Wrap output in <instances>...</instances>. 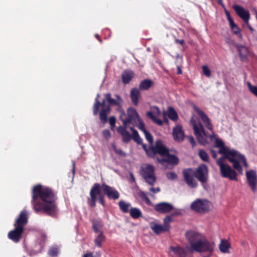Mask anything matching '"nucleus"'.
Returning a JSON list of instances; mask_svg holds the SVG:
<instances>
[{
	"label": "nucleus",
	"mask_w": 257,
	"mask_h": 257,
	"mask_svg": "<svg viewBox=\"0 0 257 257\" xmlns=\"http://www.w3.org/2000/svg\"><path fill=\"white\" fill-rule=\"evenodd\" d=\"M32 204L36 213L43 212L51 217H55L58 212L56 192L52 188L42 186L35 185L32 191Z\"/></svg>",
	"instance_id": "nucleus-1"
},
{
	"label": "nucleus",
	"mask_w": 257,
	"mask_h": 257,
	"mask_svg": "<svg viewBox=\"0 0 257 257\" xmlns=\"http://www.w3.org/2000/svg\"><path fill=\"white\" fill-rule=\"evenodd\" d=\"M185 236L190 245V250L203 253V257H210L214 249L215 243L213 241L208 240L201 233L189 230L185 232Z\"/></svg>",
	"instance_id": "nucleus-2"
},
{
	"label": "nucleus",
	"mask_w": 257,
	"mask_h": 257,
	"mask_svg": "<svg viewBox=\"0 0 257 257\" xmlns=\"http://www.w3.org/2000/svg\"><path fill=\"white\" fill-rule=\"evenodd\" d=\"M104 195H106L109 199L116 200L119 197V192L114 188L103 183L100 185L98 183L93 184L90 191V198L88 201L90 207H94L98 200L99 203L103 206H105Z\"/></svg>",
	"instance_id": "nucleus-3"
},
{
	"label": "nucleus",
	"mask_w": 257,
	"mask_h": 257,
	"mask_svg": "<svg viewBox=\"0 0 257 257\" xmlns=\"http://www.w3.org/2000/svg\"><path fill=\"white\" fill-rule=\"evenodd\" d=\"M182 174L185 182L191 188H196L198 186V183L194 177H195L202 186H204L208 180V169L204 164H200L195 171L191 168L184 169Z\"/></svg>",
	"instance_id": "nucleus-4"
},
{
	"label": "nucleus",
	"mask_w": 257,
	"mask_h": 257,
	"mask_svg": "<svg viewBox=\"0 0 257 257\" xmlns=\"http://www.w3.org/2000/svg\"><path fill=\"white\" fill-rule=\"evenodd\" d=\"M28 222L27 212L26 210H23L21 212L14 224L15 228L9 232L8 235L9 238L14 242H19L24 231V226Z\"/></svg>",
	"instance_id": "nucleus-5"
},
{
	"label": "nucleus",
	"mask_w": 257,
	"mask_h": 257,
	"mask_svg": "<svg viewBox=\"0 0 257 257\" xmlns=\"http://www.w3.org/2000/svg\"><path fill=\"white\" fill-rule=\"evenodd\" d=\"M189 122L192 125L194 134L200 144L205 146L208 144V138L213 140L215 138L214 133L213 132L212 135H210L207 132H206L200 121H199L197 122L193 116H191Z\"/></svg>",
	"instance_id": "nucleus-6"
},
{
	"label": "nucleus",
	"mask_w": 257,
	"mask_h": 257,
	"mask_svg": "<svg viewBox=\"0 0 257 257\" xmlns=\"http://www.w3.org/2000/svg\"><path fill=\"white\" fill-rule=\"evenodd\" d=\"M225 158L221 157L216 160V164L219 167L221 176L230 180L236 181L237 173L228 164L224 163Z\"/></svg>",
	"instance_id": "nucleus-7"
},
{
	"label": "nucleus",
	"mask_w": 257,
	"mask_h": 257,
	"mask_svg": "<svg viewBox=\"0 0 257 257\" xmlns=\"http://www.w3.org/2000/svg\"><path fill=\"white\" fill-rule=\"evenodd\" d=\"M235 154L228 155L223 157L225 159H227L230 163L232 164L233 168L238 171L239 173L242 174L243 169L241 165L239 164V162L243 164V166L247 168L248 164L246 162V160L244 155L241 154L238 151L234 150Z\"/></svg>",
	"instance_id": "nucleus-8"
},
{
	"label": "nucleus",
	"mask_w": 257,
	"mask_h": 257,
	"mask_svg": "<svg viewBox=\"0 0 257 257\" xmlns=\"http://www.w3.org/2000/svg\"><path fill=\"white\" fill-rule=\"evenodd\" d=\"M140 173L145 182L151 186H154L156 182V177L155 174V168L153 165L147 164L145 167H142Z\"/></svg>",
	"instance_id": "nucleus-9"
},
{
	"label": "nucleus",
	"mask_w": 257,
	"mask_h": 257,
	"mask_svg": "<svg viewBox=\"0 0 257 257\" xmlns=\"http://www.w3.org/2000/svg\"><path fill=\"white\" fill-rule=\"evenodd\" d=\"M120 113V119L122 121L123 124L124 126H127L129 123L133 121H135L140 118L136 109L133 107H130L127 109V117L125 119L123 118V117L125 116V113L122 109L121 110Z\"/></svg>",
	"instance_id": "nucleus-10"
},
{
	"label": "nucleus",
	"mask_w": 257,
	"mask_h": 257,
	"mask_svg": "<svg viewBox=\"0 0 257 257\" xmlns=\"http://www.w3.org/2000/svg\"><path fill=\"white\" fill-rule=\"evenodd\" d=\"M211 203L207 200L198 199L191 204V208L197 212L205 213L210 210Z\"/></svg>",
	"instance_id": "nucleus-11"
},
{
	"label": "nucleus",
	"mask_w": 257,
	"mask_h": 257,
	"mask_svg": "<svg viewBox=\"0 0 257 257\" xmlns=\"http://www.w3.org/2000/svg\"><path fill=\"white\" fill-rule=\"evenodd\" d=\"M233 9L235 12L236 15L243 21L246 25L248 29L251 32L254 31V29L249 24V20L250 19V14L247 10L244 9L242 7L234 5L232 7Z\"/></svg>",
	"instance_id": "nucleus-12"
},
{
	"label": "nucleus",
	"mask_w": 257,
	"mask_h": 257,
	"mask_svg": "<svg viewBox=\"0 0 257 257\" xmlns=\"http://www.w3.org/2000/svg\"><path fill=\"white\" fill-rule=\"evenodd\" d=\"M152 153V158H157L156 154H159L162 157H164L168 154L169 149L164 145L161 140H158L155 143L154 146H152V149L150 150Z\"/></svg>",
	"instance_id": "nucleus-13"
},
{
	"label": "nucleus",
	"mask_w": 257,
	"mask_h": 257,
	"mask_svg": "<svg viewBox=\"0 0 257 257\" xmlns=\"http://www.w3.org/2000/svg\"><path fill=\"white\" fill-rule=\"evenodd\" d=\"M157 160L158 163L162 165H165V163H166L169 165L174 166L178 165L179 163L178 158L174 155L170 154L169 151L168 154L165 155L162 159L157 157Z\"/></svg>",
	"instance_id": "nucleus-14"
},
{
	"label": "nucleus",
	"mask_w": 257,
	"mask_h": 257,
	"mask_svg": "<svg viewBox=\"0 0 257 257\" xmlns=\"http://www.w3.org/2000/svg\"><path fill=\"white\" fill-rule=\"evenodd\" d=\"M215 146L219 148L218 153L223 155L225 157L228 155H234V149L230 150L229 148L224 145V142L219 139H216L215 141Z\"/></svg>",
	"instance_id": "nucleus-15"
},
{
	"label": "nucleus",
	"mask_w": 257,
	"mask_h": 257,
	"mask_svg": "<svg viewBox=\"0 0 257 257\" xmlns=\"http://www.w3.org/2000/svg\"><path fill=\"white\" fill-rule=\"evenodd\" d=\"M192 107L198 114L199 115L206 127L208 130L213 132V125L208 116L205 113V112L200 110L196 105L193 104L192 105Z\"/></svg>",
	"instance_id": "nucleus-16"
},
{
	"label": "nucleus",
	"mask_w": 257,
	"mask_h": 257,
	"mask_svg": "<svg viewBox=\"0 0 257 257\" xmlns=\"http://www.w3.org/2000/svg\"><path fill=\"white\" fill-rule=\"evenodd\" d=\"M246 177L248 185L253 192L256 190L257 175L253 170L246 172Z\"/></svg>",
	"instance_id": "nucleus-17"
},
{
	"label": "nucleus",
	"mask_w": 257,
	"mask_h": 257,
	"mask_svg": "<svg viewBox=\"0 0 257 257\" xmlns=\"http://www.w3.org/2000/svg\"><path fill=\"white\" fill-rule=\"evenodd\" d=\"M115 97L116 99L111 98V95L110 93H107L105 94V98L106 100L110 105H115L117 106L118 110L120 112L122 110V103L123 100L121 97L118 94H115Z\"/></svg>",
	"instance_id": "nucleus-18"
},
{
	"label": "nucleus",
	"mask_w": 257,
	"mask_h": 257,
	"mask_svg": "<svg viewBox=\"0 0 257 257\" xmlns=\"http://www.w3.org/2000/svg\"><path fill=\"white\" fill-rule=\"evenodd\" d=\"M154 208L157 212L160 213L165 214L171 212L173 210L174 207L170 203L162 202L156 204Z\"/></svg>",
	"instance_id": "nucleus-19"
},
{
	"label": "nucleus",
	"mask_w": 257,
	"mask_h": 257,
	"mask_svg": "<svg viewBox=\"0 0 257 257\" xmlns=\"http://www.w3.org/2000/svg\"><path fill=\"white\" fill-rule=\"evenodd\" d=\"M126 126H119L117 128V132L122 137V141L125 143H128L132 139V136L126 130Z\"/></svg>",
	"instance_id": "nucleus-20"
},
{
	"label": "nucleus",
	"mask_w": 257,
	"mask_h": 257,
	"mask_svg": "<svg viewBox=\"0 0 257 257\" xmlns=\"http://www.w3.org/2000/svg\"><path fill=\"white\" fill-rule=\"evenodd\" d=\"M174 139L177 141H182L184 139V134L181 126L177 125L173 128Z\"/></svg>",
	"instance_id": "nucleus-21"
},
{
	"label": "nucleus",
	"mask_w": 257,
	"mask_h": 257,
	"mask_svg": "<svg viewBox=\"0 0 257 257\" xmlns=\"http://www.w3.org/2000/svg\"><path fill=\"white\" fill-rule=\"evenodd\" d=\"M170 250L174 253V257H186V250L183 247L180 246H171Z\"/></svg>",
	"instance_id": "nucleus-22"
},
{
	"label": "nucleus",
	"mask_w": 257,
	"mask_h": 257,
	"mask_svg": "<svg viewBox=\"0 0 257 257\" xmlns=\"http://www.w3.org/2000/svg\"><path fill=\"white\" fill-rule=\"evenodd\" d=\"M141 96V93L139 90L136 88H134L131 89L130 93V97L132 103L137 106L139 103V99Z\"/></svg>",
	"instance_id": "nucleus-23"
},
{
	"label": "nucleus",
	"mask_w": 257,
	"mask_h": 257,
	"mask_svg": "<svg viewBox=\"0 0 257 257\" xmlns=\"http://www.w3.org/2000/svg\"><path fill=\"white\" fill-rule=\"evenodd\" d=\"M110 106H106L101 109L99 112V118L102 123L104 124L107 121V115L110 113Z\"/></svg>",
	"instance_id": "nucleus-24"
},
{
	"label": "nucleus",
	"mask_w": 257,
	"mask_h": 257,
	"mask_svg": "<svg viewBox=\"0 0 257 257\" xmlns=\"http://www.w3.org/2000/svg\"><path fill=\"white\" fill-rule=\"evenodd\" d=\"M150 227L152 230L157 234L168 231L164 225L157 224L155 222H152L150 224Z\"/></svg>",
	"instance_id": "nucleus-25"
},
{
	"label": "nucleus",
	"mask_w": 257,
	"mask_h": 257,
	"mask_svg": "<svg viewBox=\"0 0 257 257\" xmlns=\"http://www.w3.org/2000/svg\"><path fill=\"white\" fill-rule=\"evenodd\" d=\"M134 73L132 71L125 70L121 74L122 81L123 84H127L130 83L134 77Z\"/></svg>",
	"instance_id": "nucleus-26"
},
{
	"label": "nucleus",
	"mask_w": 257,
	"mask_h": 257,
	"mask_svg": "<svg viewBox=\"0 0 257 257\" xmlns=\"http://www.w3.org/2000/svg\"><path fill=\"white\" fill-rule=\"evenodd\" d=\"M231 245L230 243L226 239H221L219 244V249L220 251L224 253H229V249Z\"/></svg>",
	"instance_id": "nucleus-27"
},
{
	"label": "nucleus",
	"mask_w": 257,
	"mask_h": 257,
	"mask_svg": "<svg viewBox=\"0 0 257 257\" xmlns=\"http://www.w3.org/2000/svg\"><path fill=\"white\" fill-rule=\"evenodd\" d=\"M99 96V94H98L97 97L95 98V102L93 107V113L94 115H96L98 114L99 109L100 106L104 108L105 105V100L103 99L102 102H100L98 99Z\"/></svg>",
	"instance_id": "nucleus-28"
},
{
	"label": "nucleus",
	"mask_w": 257,
	"mask_h": 257,
	"mask_svg": "<svg viewBox=\"0 0 257 257\" xmlns=\"http://www.w3.org/2000/svg\"><path fill=\"white\" fill-rule=\"evenodd\" d=\"M153 82L152 80L145 79L140 83L139 89L143 90H148L153 85Z\"/></svg>",
	"instance_id": "nucleus-29"
},
{
	"label": "nucleus",
	"mask_w": 257,
	"mask_h": 257,
	"mask_svg": "<svg viewBox=\"0 0 257 257\" xmlns=\"http://www.w3.org/2000/svg\"><path fill=\"white\" fill-rule=\"evenodd\" d=\"M229 26L233 32V33L238 36L240 38H242V34L241 33V29L234 22V21L229 23Z\"/></svg>",
	"instance_id": "nucleus-30"
},
{
	"label": "nucleus",
	"mask_w": 257,
	"mask_h": 257,
	"mask_svg": "<svg viewBox=\"0 0 257 257\" xmlns=\"http://www.w3.org/2000/svg\"><path fill=\"white\" fill-rule=\"evenodd\" d=\"M236 48L240 59L242 60L246 58L247 53L246 48L241 45H237Z\"/></svg>",
	"instance_id": "nucleus-31"
},
{
	"label": "nucleus",
	"mask_w": 257,
	"mask_h": 257,
	"mask_svg": "<svg viewBox=\"0 0 257 257\" xmlns=\"http://www.w3.org/2000/svg\"><path fill=\"white\" fill-rule=\"evenodd\" d=\"M130 130L132 132L133 135L132 138L138 144H142L143 140L140 137L138 132L134 127H131Z\"/></svg>",
	"instance_id": "nucleus-32"
},
{
	"label": "nucleus",
	"mask_w": 257,
	"mask_h": 257,
	"mask_svg": "<svg viewBox=\"0 0 257 257\" xmlns=\"http://www.w3.org/2000/svg\"><path fill=\"white\" fill-rule=\"evenodd\" d=\"M130 213L131 217L134 219H138L142 215L141 211L136 207L132 208L130 210Z\"/></svg>",
	"instance_id": "nucleus-33"
},
{
	"label": "nucleus",
	"mask_w": 257,
	"mask_h": 257,
	"mask_svg": "<svg viewBox=\"0 0 257 257\" xmlns=\"http://www.w3.org/2000/svg\"><path fill=\"white\" fill-rule=\"evenodd\" d=\"M168 116L170 119L173 121H176L178 118L177 113L172 107H169L168 108Z\"/></svg>",
	"instance_id": "nucleus-34"
},
{
	"label": "nucleus",
	"mask_w": 257,
	"mask_h": 257,
	"mask_svg": "<svg viewBox=\"0 0 257 257\" xmlns=\"http://www.w3.org/2000/svg\"><path fill=\"white\" fill-rule=\"evenodd\" d=\"M105 237L102 232H100L98 235L94 239V243L95 245L98 247H100L102 245V242H104Z\"/></svg>",
	"instance_id": "nucleus-35"
},
{
	"label": "nucleus",
	"mask_w": 257,
	"mask_h": 257,
	"mask_svg": "<svg viewBox=\"0 0 257 257\" xmlns=\"http://www.w3.org/2000/svg\"><path fill=\"white\" fill-rule=\"evenodd\" d=\"M118 205L120 210L124 213H127L129 211V207L131 206L130 203H126L123 200H120L118 202Z\"/></svg>",
	"instance_id": "nucleus-36"
},
{
	"label": "nucleus",
	"mask_w": 257,
	"mask_h": 257,
	"mask_svg": "<svg viewBox=\"0 0 257 257\" xmlns=\"http://www.w3.org/2000/svg\"><path fill=\"white\" fill-rule=\"evenodd\" d=\"M147 116L150 118L154 123L157 124L159 125H162L163 124V121L160 119H158L156 117L152 114L151 112H147L146 113Z\"/></svg>",
	"instance_id": "nucleus-37"
},
{
	"label": "nucleus",
	"mask_w": 257,
	"mask_h": 257,
	"mask_svg": "<svg viewBox=\"0 0 257 257\" xmlns=\"http://www.w3.org/2000/svg\"><path fill=\"white\" fill-rule=\"evenodd\" d=\"M198 156L203 161L209 162L208 155L204 150L200 149L199 150Z\"/></svg>",
	"instance_id": "nucleus-38"
},
{
	"label": "nucleus",
	"mask_w": 257,
	"mask_h": 257,
	"mask_svg": "<svg viewBox=\"0 0 257 257\" xmlns=\"http://www.w3.org/2000/svg\"><path fill=\"white\" fill-rule=\"evenodd\" d=\"M134 125L137 126L143 133L147 131L145 127V123L141 118L135 121Z\"/></svg>",
	"instance_id": "nucleus-39"
},
{
	"label": "nucleus",
	"mask_w": 257,
	"mask_h": 257,
	"mask_svg": "<svg viewBox=\"0 0 257 257\" xmlns=\"http://www.w3.org/2000/svg\"><path fill=\"white\" fill-rule=\"evenodd\" d=\"M174 214L171 215H168L164 219V224L163 225L167 228V230L169 231L170 228V223L172 221V216Z\"/></svg>",
	"instance_id": "nucleus-40"
},
{
	"label": "nucleus",
	"mask_w": 257,
	"mask_h": 257,
	"mask_svg": "<svg viewBox=\"0 0 257 257\" xmlns=\"http://www.w3.org/2000/svg\"><path fill=\"white\" fill-rule=\"evenodd\" d=\"M102 225L100 221L95 220L93 221L92 228L95 233H97L99 231L101 228Z\"/></svg>",
	"instance_id": "nucleus-41"
},
{
	"label": "nucleus",
	"mask_w": 257,
	"mask_h": 257,
	"mask_svg": "<svg viewBox=\"0 0 257 257\" xmlns=\"http://www.w3.org/2000/svg\"><path fill=\"white\" fill-rule=\"evenodd\" d=\"M139 196L145 201L147 205H151V201L149 198L147 196L146 193L143 191H142L140 192L139 194Z\"/></svg>",
	"instance_id": "nucleus-42"
},
{
	"label": "nucleus",
	"mask_w": 257,
	"mask_h": 257,
	"mask_svg": "<svg viewBox=\"0 0 257 257\" xmlns=\"http://www.w3.org/2000/svg\"><path fill=\"white\" fill-rule=\"evenodd\" d=\"M247 85L250 92L257 97V86L252 85L249 82H247Z\"/></svg>",
	"instance_id": "nucleus-43"
},
{
	"label": "nucleus",
	"mask_w": 257,
	"mask_h": 257,
	"mask_svg": "<svg viewBox=\"0 0 257 257\" xmlns=\"http://www.w3.org/2000/svg\"><path fill=\"white\" fill-rule=\"evenodd\" d=\"M151 111H149V112H151L152 113V114L156 116H159L161 114V111L159 108L157 106H153L151 107Z\"/></svg>",
	"instance_id": "nucleus-44"
},
{
	"label": "nucleus",
	"mask_w": 257,
	"mask_h": 257,
	"mask_svg": "<svg viewBox=\"0 0 257 257\" xmlns=\"http://www.w3.org/2000/svg\"><path fill=\"white\" fill-rule=\"evenodd\" d=\"M146 140L148 141L151 146L153 145V138L152 135L147 131L144 132Z\"/></svg>",
	"instance_id": "nucleus-45"
},
{
	"label": "nucleus",
	"mask_w": 257,
	"mask_h": 257,
	"mask_svg": "<svg viewBox=\"0 0 257 257\" xmlns=\"http://www.w3.org/2000/svg\"><path fill=\"white\" fill-rule=\"evenodd\" d=\"M166 177L170 180H174L177 178V175L174 172H169L166 173Z\"/></svg>",
	"instance_id": "nucleus-46"
},
{
	"label": "nucleus",
	"mask_w": 257,
	"mask_h": 257,
	"mask_svg": "<svg viewBox=\"0 0 257 257\" xmlns=\"http://www.w3.org/2000/svg\"><path fill=\"white\" fill-rule=\"evenodd\" d=\"M112 148L113 151L116 154L120 156H125V154L121 150V149L117 148L115 145L112 146Z\"/></svg>",
	"instance_id": "nucleus-47"
},
{
	"label": "nucleus",
	"mask_w": 257,
	"mask_h": 257,
	"mask_svg": "<svg viewBox=\"0 0 257 257\" xmlns=\"http://www.w3.org/2000/svg\"><path fill=\"white\" fill-rule=\"evenodd\" d=\"M203 74L207 77H209L211 75V72L208 67L206 65H203L202 67Z\"/></svg>",
	"instance_id": "nucleus-48"
},
{
	"label": "nucleus",
	"mask_w": 257,
	"mask_h": 257,
	"mask_svg": "<svg viewBox=\"0 0 257 257\" xmlns=\"http://www.w3.org/2000/svg\"><path fill=\"white\" fill-rule=\"evenodd\" d=\"M141 145H142L143 148L145 151L147 155L149 157L152 158V153L151 151H150V150L152 149V146H153L152 145L150 147L147 148V146L146 144H144L142 143Z\"/></svg>",
	"instance_id": "nucleus-49"
},
{
	"label": "nucleus",
	"mask_w": 257,
	"mask_h": 257,
	"mask_svg": "<svg viewBox=\"0 0 257 257\" xmlns=\"http://www.w3.org/2000/svg\"><path fill=\"white\" fill-rule=\"evenodd\" d=\"M58 252V248L56 247H52L49 251V254L52 256H57Z\"/></svg>",
	"instance_id": "nucleus-50"
},
{
	"label": "nucleus",
	"mask_w": 257,
	"mask_h": 257,
	"mask_svg": "<svg viewBox=\"0 0 257 257\" xmlns=\"http://www.w3.org/2000/svg\"><path fill=\"white\" fill-rule=\"evenodd\" d=\"M102 135L104 138L106 140H109L111 137V134L108 130H104L102 132Z\"/></svg>",
	"instance_id": "nucleus-51"
},
{
	"label": "nucleus",
	"mask_w": 257,
	"mask_h": 257,
	"mask_svg": "<svg viewBox=\"0 0 257 257\" xmlns=\"http://www.w3.org/2000/svg\"><path fill=\"white\" fill-rule=\"evenodd\" d=\"M224 12H225V14L226 15V18H227V19L229 22V24L231 23L233 21V19L231 18V17L230 16V13L228 11H227L226 8H225V9H224Z\"/></svg>",
	"instance_id": "nucleus-52"
},
{
	"label": "nucleus",
	"mask_w": 257,
	"mask_h": 257,
	"mask_svg": "<svg viewBox=\"0 0 257 257\" xmlns=\"http://www.w3.org/2000/svg\"><path fill=\"white\" fill-rule=\"evenodd\" d=\"M188 140H189V142L191 143L192 147L193 148L195 147L196 144L195 141L193 137H192V136L189 137Z\"/></svg>",
	"instance_id": "nucleus-53"
},
{
	"label": "nucleus",
	"mask_w": 257,
	"mask_h": 257,
	"mask_svg": "<svg viewBox=\"0 0 257 257\" xmlns=\"http://www.w3.org/2000/svg\"><path fill=\"white\" fill-rule=\"evenodd\" d=\"M149 191L153 192L154 193H157L160 191V188L159 187H157V188L152 187L149 189Z\"/></svg>",
	"instance_id": "nucleus-54"
},
{
	"label": "nucleus",
	"mask_w": 257,
	"mask_h": 257,
	"mask_svg": "<svg viewBox=\"0 0 257 257\" xmlns=\"http://www.w3.org/2000/svg\"><path fill=\"white\" fill-rule=\"evenodd\" d=\"M116 122V119L114 116H111L109 118V122L110 124H115Z\"/></svg>",
	"instance_id": "nucleus-55"
},
{
	"label": "nucleus",
	"mask_w": 257,
	"mask_h": 257,
	"mask_svg": "<svg viewBox=\"0 0 257 257\" xmlns=\"http://www.w3.org/2000/svg\"><path fill=\"white\" fill-rule=\"evenodd\" d=\"M210 153L211 156L213 158L216 159L217 158V153L215 150H214L213 149H211Z\"/></svg>",
	"instance_id": "nucleus-56"
},
{
	"label": "nucleus",
	"mask_w": 257,
	"mask_h": 257,
	"mask_svg": "<svg viewBox=\"0 0 257 257\" xmlns=\"http://www.w3.org/2000/svg\"><path fill=\"white\" fill-rule=\"evenodd\" d=\"M131 183H136L135 178L132 173H130Z\"/></svg>",
	"instance_id": "nucleus-57"
},
{
	"label": "nucleus",
	"mask_w": 257,
	"mask_h": 257,
	"mask_svg": "<svg viewBox=\"0 0 257 257\" xmlns=\"http://www.w3.org/2000/svg\"><path fill=\"white\" fill-rule=\"evenodd\" d=\"M83 257H93V253L89 252V253H85L83 255Z\"/></svg>",
	"instance_id": "nucleus-58"
},
{
	"label": "nucleus",
	"mask_w": 257,
	"mask_h": 257,
	"mask_svg": "<svg viewBox=\"0 0 257 257\" xmlns=\"http://www.w3.org/2000/svg\"><path fill=\"white\" fill-rule=\"evenodd\" d=\"M217 2L223 9H225V6L223 3L222 0H217Z\"/></svg>",
	"instance_id": "nucleus-59"
},
{
	"label": "nucleus",
	"mask_w": 257,
	"mask_h": 257,
	"mask_svg": "<svg viewBox=\"0 0 257 257\" xmlns=\"http://www.w3.org/2000/svg\"><path fill=\"white\" fill-rule=\"evenodd\" d=\"M176 42L177 43H179V44H181V45H183L184 44V41L183 39H181V40H176Z\"/></svg>",
	"instance_id": "nucleus-60"
},
{
	"label": "nucleus",
	"mask_w": 257,
	"mask_h": 257,
	"mask_svg": "<svg viewBox=\"0 0 257 257\" xmlns=\"http://www.w3.org/2000/svg\"><path fill=\"white\" fill-rule=\"evenodd\" d=\"M94 36L100 43L102 42V39L100 38L99 35L98 34H95Z\"/></svg>",
	"instance_id": "nucleus-61"
},
{
	"label": "nucleus",
	"mask_w": 257,
	"mask_h": 257,
	"mask_svg": "<svg viewBox=\"0 0 257 257\" xmlns=\"http://www.w3.org/2000/svg\"><path fill=\"white\" fill-rule=\"evenodd\" d=\"M177 69V74H181L182 73V71L181 68L179 66H178Z\"/></svg>",
	"instance_id": "nucleus-62"
},
{
	"label": "nucleus",
	"mask_w": 257,
	"mask_h": 257,
	"mask_svg": "<svg viewBox=\"0 0 257 257\" xmlns=\"http://www.w3.org/2000/svg\"><path fill=\"white\" fill-rule=\"evenodd\" d=\"M163 119H164V122H165L166 123H168V120L167 119V118L166 117V115H165V113L164 112V118H163Z\"/></svg>",
	"instance_id": "nucleus-63"
},
{
	"label": "nucleus",
	"mask_w": 257,
	"mask_h": 257,
	"mask_svg": "<svg viewBox=\"0 0 257 257\" xmlns=\"http://www.w3.org/2000/svg\"><path fill=\"white\" fill-rule=\"evenodd\" d=\"M110 128L111 130H113L114 129V127L115 126V124H110Z\"/></svg>",
	"instance_id": "nucleus-64"
}]
</instances>
